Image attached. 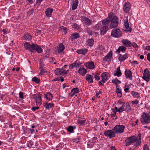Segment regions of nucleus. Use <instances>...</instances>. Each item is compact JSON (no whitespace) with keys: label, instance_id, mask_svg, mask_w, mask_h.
I'll return each instance as SVG.
<instances>
[{"label":"nucleus","instance_id":"412c9836","mask_svg":"<svg viewBox=\"0 0 150 150\" xmlns=\"http://www.w3.org/2000/svg\"><path fill=\"white\" fill-rule=\"evenodd\" d=\"M44 106L47 109H49L54 107V104L53 103L46 102L44 103Z\"/></svg>","mask_w":150,"mask_h":150},{"label":"nucleus","instance_id":"f8f14e48","mask_svg":"<svg viewBox=\"0 0 150 150\" xmlns=\"http://www.w3.org/2000/svg\"><path fill=\"white\" fill-rule=\"evenodd\" d=\"M101 82L105 83L110 78L109 74L107 72L103 73L101 74Z\"/></svg>","mask_w":150,"mask_h":150},{"label":"nucleus","instance_id":"a878e982","mask_svg":"<svg viewBox=\"0 0 150 150\" xmlns=\"http://www.w3.org/2000/svg\"><path fill=\"white\" fill-rule=\"evenodd\" d=\"M53 9L50 8H48L46 9L45 13L46 16L48 17H50L52 12Z\"/></svg>","mask_w":150,"mask_h":150},{"label":"nucleus","instance_id":"864d4df0","mask_svg":"<svg viewBox=\"0 0 150 150\" xmlns=\"http://www.w3.org/2000/svg\"><path fill=\"white\" fill-rule=\"evenodd\" d=\"M120 48L121 51L123 52H124L126 50V47L124 46H120Z\"/></svg>","mask_w":150,"mask_h":150},{"label":"nucleus","instance_id":"ea45409f","mask_svg":"<svg viewBox=\"0 0 150 150\" xmlns=\"http://www.w3.org/2000/svg\"><path fill=\"white\" fill-rule=\"evenodd\" d=\"M117 112V111L112 110V111L111 113V117H115V119H117V116L116 115V113Z\"/></svg>","mask_w":150,"mask_h":150},{"label":"nucleus","instance_id":"6e6d98bb","mask_svg":"<svg viewBox=\"0 0 150 150\" xmlns=\"http://www.w3.org/2000/svg\"><path fill=\"white\" fill-rule=\"evenodd\" d=\"M86 122V120H79L78 121V123L79 124H80L81 125H83Z\"/></svg>","mask_w":150,"mask_h":150},{"label":"nucleus","instance_id":"79ce46f5","mask_svg":"<svg viewBox=\"0 0 150 150\" xmlns=\"http://www.w3.org/2000/svg\"><path fill=\"white\" fill-rule=\"evenodd\" d=\"M33 144V142H32V141L30 140L29 141L27 142V145L28 147L30 148L32 147Z\"/></svg>","mask_w":150,"mask_h":150},{"label":"nucleus","instance_id":"e2e57ef3","mask_svg":"<svg viewBox=\"0 0 150 150\" xmlns=\"http://www.w3.org/2000/svg\"><path fill=\"white\" fill-rule=\"evenodd\" d=\"M143 150H150L149 148L148 147L147 145H145L143 148Z\"/></svg>","mask_w":150,"mask_h":150},{"label":"nucleus","instance_id":"5701e85b","mask_svg":"<svg viewBox=\"0 0 150 150\" xmlns=\"http://www.w3.org/2000/svg\"><path fill=\"white\" fill-rule=\"evenodd\" d=\"M108 26L104 25L100 29V33L102 35H104L108 30Z\"/></svg>","mask_w":150,"mask_h":150},{"label":"nucleus","instance_id":"774afa93","mask_svg":"<svg viewBox=\"0 0 150 150\" xmlns=\"http://www.w3.org/2000/svg\"><path fill=\"white\" fill-rule=\"evenodd\" d=\"M45 71L42 69L41 70L40 72V75H42L45 73Z\"/></svg>","mask_w":150,"mask_h":150},{"label":"nucleus","instance_id":"bb28decb","mask_svg":"<svg viewBox=\"0 0 150 150\" xmlns=\"http://www.w3.org/2000/svg\"><path fill=\"white\" fill-rule=\"evenodd\" d=\"M87 71L83 67H80L78 70V73L83 76L86 73Z\"/></svg>","mask_w":150,"mask_h":150},{"label":"nucleus","instance_id":"b1692460","mask_svg":"<svg viewBox=\"0 0 150 150\" xmlns=\"http://www.w3.org/2000/svg\"><path fill=\"white\" fill-rule=\"evenodd\" d=\"M79 91V89L77 87L73 88L71 90V92L70 93V95L71 97H72L76 93H78Z\"/></svg>","mask_w":150,"mask_h":150},{"label":"nucleus","instance_id":"7ed1b4c3","mask_svg":"<svg viewBox=\"0 0 150 150\" xmlns=\"http://www.w3.org/2000/svg\"><path fill=\"white\" fill-rule=\"evenodd\" d=\"M111 24L110 25V27L111 28H112L116 27L118 24V19L117 17L116 16H112L110 18Z\"/></svg>","mask_w":150,"mask_h":150},{"label":"nucleus","instance_id":"4c0bfd02","mask_svg":"<svg viewBox=\"0 0 150 150\" xmlns=\"http://www.w3.org/2000/svg\"><path fill=\"white\" fill-rule=\"evenodd\" d=\"M112 82L113 83L116 84V86H117L118 84L121 83V82L120 81L118 80L117 78H115L112 80Z\"/></svg>","mask_w":150,"mask_h":150},{"label":"nucleus","instance_id":"69168bd1","mask_svg":"<svg viewBox=\"0 0 150 150\" xmlns=\"http://www.w3.org/2000/svg\"><path fill=\"white\" fill-rule=\"evenodd\" d=\"M34 11V10L33 9V8H32V9H31L30 10L28 11V13L29 14H31Z\"/></svg>","mask_w":150,"mask_h":150},{"label":"nucleus","instance_id":"bf43d9fd","mask_svg":"<svg viewBox=\"0 0 150 150\" xmlns=\"http://www.w3.org/2000/svg\"><path fill=\"white\" fill-rule=\"evenodd\" d=\"M60 28L61 29L64 30V32L65 33H66L67 32V31L65 27H64L63 26H61Z\"/></svg>","mask_w":150,"mask_h":150},{"label":"nucleus","instance_id":"39448f33","mask_svg":"<svg viewBox=\"0 0 150 150\" xmlns=\"http://www.w3.org/2000/svg\"><path fill=\"white\" fill-rule=\"evenodd\" d=\"M122 33L119 29H114L112 31L111 36L115 38H119L122 36Z\"/></svg>","mask_w":150,"mask_h":150},{"label":"nucleus","instance_id":"49530a36","mask_svg":"<svg viewBox=\"0 0 150 150\" xmlns=\"http://www.w3.org/2000/svg\"><path fill=\"white\" fill-rule=\"evenodd\" d=\"M92 74L93 75V77L94 76V77L96 80L98 81L100 80V77L98 74H94L93 73H92Z\"/></svg>","mask_w":150,"mask_h":150},{"label":"nucleus","instance_id":"6ab92c4d","mask_svg":"<svg viewBox=\"0 0 150 150\" xmlns=\"http://www.w3.org/2000/svg\"><path fill=\"white\" fill-rule=\"evenodd\" d=\"M86 80L89 83H92L93 82V75L87 74L86 76Z\"/></svg>","mask_w":150,"mask_h":150},{"label":"nucleus","instance_id":"4be33fe9","mask_svg":"<svg viewBox=\"0 0 150 150\" xmlns=\"http://www.w3.org/2000/svg\"><path fill=\"white\" fill-rule=\"evenodd\" d=\"M78 0H73V1H72L71 4L72 5V10H75L76 9L78 6Z\"/></svg>","mask_w":150,"mask_h":150},{"label":"nucleus","instance_id":"4d7b16f0","mask_svg":"<svg viewBox=\"0 0 150 150\" xmlns=\"http://www.w3.org/2000/svg\"><path fill=\"white\" fill-rule=\"evenodd\" d=\"M138 64V62L137 61H134L133 62H132V66H134L135 67V65H137Z\"/></svg>","mask_w":150,"mask_h":150},{"label":"nucleus","instance_id":"f03ea898","mask_svg":"<svg viewBox=\"0 0 150 150\" xmlns=\"http://www.w3.org/2000/svg\"><path fill=\"white\" fill-rule=\"evenodd\" d=\"M141 122L142 124H148L150 123V112H143L141 115Z\"/></svg>","mask_w":150,"mask_h":150},{"label":"nucleus","instance_id":"f257e3e1","mask_svg":"<svg viewBox=\"0 0 150 150\" xmlns=\"http://www.w3.org/2000/svg\"><path fill=\"white\" fill-rule=\"evenodd\" d=\"M141 134L139 133L137 137L132 136V147L135 149L139 146L141 143Z\"/></svg>","mask_w":150,"mask_h":150},{"label":"nucleus","instance_id":"f3484780","mask_svg":"<svg viewBox=\"0 0 150 150\" xmlns=\"http://www.w3.org/2000/svg\"><path fill=\"white\" fill-rule=\"evenodd\" d=\"M33 44L34 43H32L31 45H30L29 43L26 42L24 44V46L25 49L30 51L31 52Z\"/></svg>","mask_w":150,"mask_h":150},{"label":"nucleus","instance_id":"4468645a","mask_svg":"<svg viewBox=\"0 0 150 150\" xmlns=\"http://www.w3.org/2000/svg\"><path fill=\"white\" fill-rule=\"evenodd\" d=\"M65 49V47L62 43L59 44L56 48V50L59 53L63 52Z\"/></svg>","mask_w":150,"mask_h":150},{"label":"nucleus","instance_id":"8fccbe9b","mask_svg":"<svg viewBox=\"0 0 150 150\" xmlns=\"http://www.w3.org/2000/svg\"><path fill=\"white\" fill-rule=\"evenodd\" d=\"M80 138L79 137H78L76 138L73 139V140L74 142L77 143L80 142Z\"/></svg>","mask_w":150,"mask_h":150},{"label":"nucleus","instance_id":"423d86ee","mask_svg":"<svg viewBox=\"0 0 150 150\" xmlns=\"http://www.w3.org/2000/svg\"><path fill=\"white\" fill-rule=\"evenodd\" d=\"M104 134L105 137H108L109 139L114 137L115 136L114 131L111 130L105 131L104 132Z\"/></svg>","mask_w":150,"mask_h":150},{"label":"nucleus","instance_id":"c85d7f7f","mask_svg":"<svg viewBox=\"0 0 150 150\" xmlns=\"http://www.w3.org/2000/svg\"><path fill=\"white\" fill-rule=\"evenodd\" d=\"M76 128V127L75 126H69L67 129V131L71 133H73L74 132V129Z\"/></svg>","mask_w":150,"mask_h":150},{"label":"nucleus","instance_id":"2f4dec72","mask_svg":"<svg viewBox=\"0 0 150 150\" xmlns=\"http://www.w3.org/2000/svg\"><path fill=\"white\" fill-rule=\"evenodd\" d=\"M122 42L124 45H125L127 47H131V43L130 41L127 40H123L122 41Z\"/></svg>","mask_w":150,"mask_h":150},{"label":"nucleus","instance_id":"473e14b6","mask_svg":"<svg viewBox=\"0 0 150 150\" xmlns=\"http://www.w3.org/2000/svg\"><path fill=\"white\" fill-rule=\"evenodd\" d=\"M121 75L122 73L120 71V67H119L117 68L116 72H115L114 74V75L115 76H117L119 77Z\"/></svg>","mask_w":150,"mask_h":150},{"label":"nucleus","instance_id":"5fc2aeb1","mask_svg":"<svg viewBox=\"0 0 150 150\" xmlns=\"http://www.w3.org/2000/svg\"><path fill=\"white\" fill-rule=\"evenodd\" d=\"M116 93H121V89L119 88L118 87V86H116Z\"/></svg>","mask_w":150,"mask_h":150},{"label":"nucleus","instance_id":"052dcab7","mask_svg":"<svg viewBox=\"0 0 150 150\" xmlns=\"http://www.w3.org/2000/svg\"><path fill=\"white\" fill-rule=\"evenodd\" d=\"M129 90V86L128 85H125V91L126 92H128Z\"/></svg>","mask_w":150,"mask_h":150},{"label":"nucleus","instance_id":"37998d69","mask_svg":"<svg viewBox=\"0 0 150 150\" xmlns=\"http://www.w3.org/2000/svg\"><path fill=\"white\" fill-rule=\"evenodd\" d=\"M32 81L36 83H38L40 82V80L36 77H34L32 78Z\"/></svg>","mask_w":150,"mask_h":150},{"label":"nucleus","instance_id":"09e8293b","mask_svg":"<svg viewBox=\"0 0 150 150\" xmlns=\"http://www.w3.org/2000/svg\"><path fill=\"white\" fill-rule=\"evenodd\" d=\"M132 46L135 48L136 50H138V46L136 43L134 42L133 43H132Z\"/></svg>","mask_w":150,"mask_h":150},{"label":"nucleus","instance_id":"a211bd4d","mask_svg":"<svg viewBox=\"0 0 150 150\" xmlns=\"http://www.w3.org/2000/svg\"><path fill=\"white\" fill-rule=\"evenodd\" d=\"M44 97L49 101L52 100L53 97L52 95L50 92H47L46 93L44 94Z\"/></svg>","mask_w":150,"mask_h":150},{"label":"nucleus","instance_id":"6e6552de","mask_svg":"<svg viewBox=\"0 0 150 150\" xmlns=\"http://www.w3.org/2000/svg\"><path fill=\"white\" fill-rule=\"evenodd\" d=\"M68 70H64L62 68L57 69L54 71L55 74L57 75H64L67 73Z\"/></svg>","mask_w":150,"mask_h":150},{"label":"nucleus","instance_id":"de8ad7c7","mask_svg":"<svg viewBox=\"0 0 150 150\" xmlns=\"http://www.w3.org/2000/svg\"><path fill=\"white\" fill-rule=\"evenodd\" d=\"M86 31L88 33L89 35H92V31L89 28H87L86 29Z\"/></svg>","mask_w":150,"mask_h":150},{"label":"nucleus","instance_id":"72a5a7b5","mask_svg":"<svg viewBox=\"0 0 150 150\" xmlns=\"http://www.w3.org/2000/svg\"><path fill=\"white\" fill-rule=\"evenodd\" d=\"M128 56L127 54H125L124 55H122L121 54L120 56L118 59L120 61H123Z\"/></svg>","mask_w":150,"mask_h":150},{"label":"nucleus","instance_id":"c03bdc74","mask_svg":"<svg viewBox=\"0 0 150 150\" xmlns=\"http://www.w3.org/2000/svg\"><path fill=\"white\" fill-rule=\"evenodd\" d=\"M130 106L129 105V103H126V107L125 109V110H126V111L128 112L129 110H130Z\"/></svg>","mask_w":150,"mask_h":150},{"label":"nucleus","instance_id":"1a4fd4ad","mask_svg":"<svg viewBox=\"0 0 150 150\" xmlns=\"http://www.w3.org/2000/svg\"><path fill=\"white\" fill-rule=\"evenodd\" d=\"M114 15L113 13H111L108 16V17L102 21V23L103 25H107V26H108L110 22V18Z\"/></svg>","mask_w":150,"mask_h":150},{"label":"nucleus","instance_id":"ddd939ff","mask_svg":"<svg viewBox=\"0 0 150 150\" xmlns=\"http://www.w3.org/2000/svg\"><path fill=\"white\" fill-rule=\"evenodd\" d=\"M112 51H110L106 56L104 57L103 59L105 62H109L111 61V59L112 58Z\"/></svg>","mask_w":150,"mask_h":150},{"label":"nucleus","instance_id":"9d476101","mask_svg":"<svg viewBox=\"0 0 150 150\" xmlns=\"http://www.w3.org/2000/svg\"><path fill=\"white\" fill-rule=\"evenodd\" d=\"M35 50L39 53H41L43 52L40 46L34 44H33L31 52H33Z\"/></svg>","mask_w":150,"mask_h":150},{"label":"nucleus","instance_id":"393cba45","mask_svg":"<svg viewBox=\"0 0 150 150\" xmlns=\"http://www.w3.org/2000/svg\"><path fill=\"white\" fill-rule=\"evenodd\" d=\"M124 25L125 28H126V29L125 30L127 32H130L131 29L130 28H129L128 22L127 20L125 21Z\"/></svg>","mask_w":150,"mask_h":150},{"label":"nucleus","instance_id":"9b49d317","mask_svg":"<svg viewBox=\"0 0 150 150\" xmlns=\"http://www.w3.org/2000/svg\"><path fill=\"white\" fill-rule=\"evenodd\" d=\"M81 19L84 24L87 26L91 25L93 23L92 21L86 17H83Z\"/></svg>","mask_w":150,"mask_h":150},{"label":"nucleus","instance_id":"0eeeda50","mask_svg":"<svg viewBox=\"0 0 150 150\" xmlns=\"http://www.w3.org/2000/svg\"><path fill=\"white\" fill-rule=\"evenodd\" d=\"M142 78L147 82L150 80V72L147 69H146L144 71Z\"/></svg>","mask_w":150,"mask_h":150},{"label":"nucleus","instance_id":"338daca9","mask_svg":"<svg viewBox=\"0 0 150 150\" xmlns=\"http://www.w3.org/2000/svg\"><path fill=\"white\" fill-rule=\"evenodd\" d=\"M147 60L150 62V53L147 54Z\"/></svg>","mask_w":150,"mask_h":150},{"label":"nucleus","instance_id":"a19ab883","mask_svg":"<svg viewBox=\"0 0 150 150\" xmlns=\"http://www.w3.org/2000/svg\"><path fill=\"white\" fill-rule=\"evenodd\" d=\"M132 96L134 98H137L139 97V94L137 92L132 91Z\"/></svg>","mask_w":150,"mask_h":150},{"label":"nucleus","instance_id":"2eb2a0df","mask_svg":"<svg viewBox=\"0 0 150 150\" xmlns=\"http://www.w3.org/2000/svg\"><path fill=\"white\" fill-rule=\"evenodd\" d=\"M42 95L39 94L38 95L34 94V98L35 100L36 103L39 105H40L41 102L42 101L41 99Z\"/></svg>","mask_w":150,"mask_h":150},{"label":"nucleus","instance_id":"20e7f679","mask_svg":"<svg viewBox=\"0 0 150 150\" xmlns=\"http://www.w3.org/2000/svg\"><path fill=\"white\" fill-rule=\"evenodd\" d=\"M125 128L123 125H117L115 126L112 130L114 131L115 133L121 134L123 132Z\"/></svg>","mask_w":150,"mask_h":150},{"label":"nucleus","instance_id":"0e129e2a","mask_svg":"<svg viewBox=\"0 0 150 150\" xmlns=\"http://www.w3.org/2000/svg\"><path fill=\"white\" fill-rule=\"evenodd\" d=\"M19 97L21 98H23V93L22 92H20L19 93Z\"/></svg>","mask_w":150,"mask_h":150},{"label":"nucleus","instance_id":"a18cd8bd","mask_svg":"<svg viewBox=\"0 0 150 150\" xmlns=\"http://www.w3.org/2000/svg\"><path fill=\"white\" fill-rule=\"evenodd\" d=\"M125 110V106L123 105H122V106L120 107L118 110V112L119 113H120L122 112Z\"/></svg>","mask_w":150,"mask_h":150},{"label":"nucleus","instance_id":"680f3d73","mask_svg":"<svg viewBox=\"0 0 150 150\" xmlns=\"http://www.w3.org/2000/svg\"><path fill=\"white\" fill-rule=\"evenodd\" d=\"M41 31L39 30H37L36 31L35 35H38L40 33Z\"/></svg>","mask_w":150,"mask_h":150},{"label":"nucleus","instance_id":"13d9d810","mask_svg":"<svg viewBox=\"0 0 150 150\" xmlns=\"http://www.w3.org/2000/svg\"><path fill=\"white\" fill-rule=\"evenodd\" d=\"M39 108L38 106L33 107L32 108L31 110L33 111H35L37 110H38Z\"/></svg>","mask_w":150,"mask_h":150},{"label":"nucleus","instance_id":"3c124183","mask_svg":"<svg viewBox=\"0 0 150 150\" xmlns=\"http://www.w3.org/2000/svg\"><path fill=\"white\" fill-rule=\"evenodd\" d=\"M76 66V62H74V63L71 64L69 66V68L70 69H73Z\"/></svg>","mask_w":150,"mask_h":150},{"label":"nucleus","instance_id":"c9c22d12","mask_svg":"<svg viewBox=\"0 0 150 150\" xmlns=\"http://www.w3.org/2000/svg\"><path fill=\"white\" fill-rule=\"evenodd\" d=\"M139 101L137 100L132 101V107H137L138 106Z\"/></svg>","mask_w":150,"mask_h":150},{"label":"nucleus","instance_id":"603ef678","mask_svg":"<svg viewBox=\"0 0 150 150\" xmlns=\"http://www.w3.org/2000/svg\"><path fill=\"white\" fill-rule=\"evenodd\" d=\"M98 50H102L104 49V47L102 45H99L97 47Z\"/></svg>","mask_w":150,"mask_h":150},{"label":"nucleus","instance_id":"aec40b11","mask_svg":"<svg viewBox=\"0 0 150 150\" xmlns=\"http://www.w3.org/2000/svg\"><path fill=\"white\" fill-rule=\"evenodd\" d=\"M85 65L88 68L91 69H93L95 67L94 62H93L86 63Z\"/></svg>","mask_w":150,"mask_h":150},{"label":"nucleus","instance_id":"7c9ffc66","mask_svg":"<svg viewBox=\"0 0 150 150\" xmlns=\"http://www.w3.org/2000/svg\"><path fill=\"white\" fill-rule=\"evenodd\" d=\"M125 73L126 78L127 79H131V72L129 70H126Z\"/></svg>","mask_w":150,"mask_h":150},{"label":"nucleus","instance_id":"e433bc0d","mask_svg":"<svg viewBox=\"0 0 150 150\" xmlns=\"http://www.w3.org/2000/svg\"><path fill=\"white\" fill-rule=\"evenodd\" d=\"M79 37L78 33H72L71 34V38L72 39H75Z\"/></svg>","mask_w":150,"mask_h":150},{"label":"nucleus","instance_id":"58836bf2","mask_svg":"<svg viewBox=\"0 0 150 150\" xmlns=\"http://www.w3.org/2000/svg\"><path fill=\"white\" fill-rule=\"evenodd\" d=\"M94 40L93 39H91L88 40L87 43L88 46H92L94 43Z\"/></svg>","mask_w":150,"mask_h":150},{"label":"nucleus","instance_id":"cd10ccee","mask_svg":"<svg viewBox=\"0 0 150 150\" xmlns=\"http://www.w3.org/2000/svg\"><path fill=\"white\" fill-rule=\"evenodd\" d=\"M87 50L83 49L80 50H78L76 51V52L79 54L84 55L87 53Z\"/></svg>","mask_w":150,"mask_h":150},{"label":"nucleus","instance_id":"f704fd0d","mask_svg":"<svg viewBox=\"0 0 150 150\" xmlns=\"http://www.w3.org/2000/svg\"><path fill=\"white\" fill-rule=\"evenodd\" d=\"M125 145L128 146L131 144V137L128 138L125 141Z\"/></svg>","mask_w":150,"mask_h":150},{"label":"nucleus","instance_id":"dca6fc26","mask_svg":"<svg viewBox=\"0 0 150 150\" xmlns=\"http://www.w3.org/2000/svg\"><path fill=\"white\" fill-rule=\"evenodd\" d=\"M131 8V5L129 3L127 2L123 6V9L125 12H128Z\"/></svg>","mask_w":150,"mask_h":150},{"label":"nucleus","instance_id":"c756f323","mask_svg":"<svg viewBox=\"0 0 150 150\" xmlns=\"http://www.w3.org/2000/svg\"><path fill=\"white\" fill-rule=\"evenodd\" d=\"M32 36L28 33L25 34L23 36L24 39L26 40L29 41L32 39Z\"/></svg>","mask_w":150,"mask_h":150}]
</instances>
